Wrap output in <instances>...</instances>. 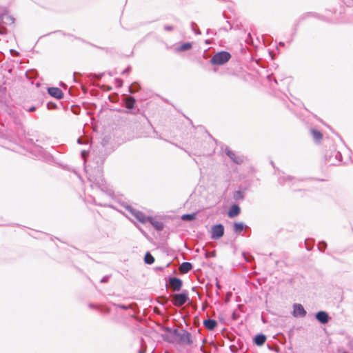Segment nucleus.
Masks as SVG:
<instances>
[{"instance_id": "a211bd4d", "label": "nucleus", "mask_w": 353, "mask_h": 353, "mask_svg": "<svg viewBox=\"0 0 353 353\" xmlns=\"http://www.w3.org/2000/svg\"><path fill=\"white\" fill-rule=\"evenodd\" d=\"M203 325L207 329L212 330L216 326L217 323L214 319H208L203 321Z\"/></svg>"}, {"instance_id": "a19ab883", "label": "nucleus", "mask_w": 353, "mask_h": 353, "mask_svg": "<svg viewBox=\"0 0 353 353\" xmlns=\"http://www.w3.org/2000/svg\"><path fill=\"white\" fill-rule=\"evenodd\" d=\"M268 79L270 80L271 79V76H268Z\"/></svg>"}, {"instance_id": "f8f14e48", "label": "nucleus", "mask_w": 353, "mask_h": 353, "mask_svg": "<svg viewBox=\"0 0 353 353\" xmlns=\"http://www.w3.org/2000/svg\"><path fill=\"white\" fill-rule=\"evenodd\" d=\"M169 285L170 288L173 289L174 291H179L181 290L183 282L181 279L176 277H170L169 278Z\"/></svg>"}, {"instance_id": "0eeeda50", "label": "nucleus", "mask_w": 353, "mask_h": 353, "mask_svg": "<svg viewBox=\"0 0 353 353\" xmlns=\"http://www.w3.org/2000/svg\"><path fill=\"white\" fill-rule=\"evenodd\" d=\"M173 304L176 307H181L188 300V292L184 291L181 294H173Z\"/></svg>"}, {"instance_id": "20e7f679", "label": "nucleus", "mask_w": 353, "mask_h": 353, "mask_svg": "<svg viewBox=\"0 0 353 353\" xmlns=\"http://www.w3.org/2000/svg\"><path fill=\"white\" fill-rule=\"evenodd\" d=\"M326 163L330 165H336L342 161V155L340 152L334 150L325 155Z\"/></svg>"}, {"instance_id": "cd10ccee", "label": "nucleus", "mask_w": 353, "mask_h": 353, "mask_svg": "<svg viewBox=\"0 0 353 353\" xmlns=\"http://www.w3.org/2000/svg\"><path fill=\"white\" fill-rule=\"evenodd\" d=\"M326 246H327L326 243L324 241H322V242L319 243V244L318 245V249L321 252H323L325 250V249L326 248Z\"/></svg>"}, {"instance_id": "473e14b6", "label": "nucleus", "mask_w": 353, "mask_h": 353, "mask_svg": "<svg viewBox=\"0 0 353 353\" xmlns=\"http://www.w3.org/2000/svg\"><path fill=\"white\" fill-rule=\"evenodd\" d=\"M36 110V108L34 106H32L30 108H29L28 109H27V111L28 112H33Z\"/></svg>"}, {"instance_id": "1a4fd4ad", "label": "nucleus", "mask_w": 353, "mask_h": 353, "mask_svg": "<svg viewBox=\"0 0 353 353\" xmlns=\"http://www.w3.org/2000/svg\"><path fill=\"white\" fill-rule=\"evenodd\" d=\"M227 156L235 163L241 164L244 161V157L236 154L234 151L231 150L229 148H226L225 150Z\"/></svg>"}, {"instance_id": "4468645a", "label": "nucleus", "mask_w": 353, "mask_h": 353, "mask_svg": "<svg viewBox=\"0 0 353 353\" xmlns=\"http://www.w3.org/2000/svg\"><path fill=\"white\" fill-rule=\"evenodd\" d=\"M48 92L50 96H52L57 99H61L63 96V93L62 90L61 89H59V88H54V87L49 88L48 90Z\"/></svg>"}, {"instance_id": "f03ea898", "label": "nucleus", "mask_w": 353, "mask_h": 353, "mask_svg": "<svg viewBox=\"0 0 353 353\" xmlns=\"http://www.w3.org/2000/svg\"><path fill=\"white\" fill-rule=\"evenodd\" d=\"M176 337V342L180 345H190L193 343V341L192 339L191 334L185 330H178L176 329V332H174Z\"/></svg>"}, {"instance_id": "c85d7f7f", "label": "nucleus", "mask_w": 353, "mask_h": 353, "mask_svg": "<svg viewBox=\"0 0 353 353\" xmlns=\"http://www.w3.org/2000/svg\"><path fill=\"white\" fill-rule=\"evenodd\" d=\"M141 347H142V349H141V350H140L138 352V353H145V352H146V347H145V345H144L143 339H141Z\"/></svg>"}, {"instance_id": "58836bf2", "label": "nucleus", "mask_w": 353, "mask_h": 353, "mask_svg": "<svg viewBox=\"0 0 353 353\" xmlns=\"http://www.w3.org/2000/svg\"><path fill=\"white\" fill-rule=\"evenodd\" d=\"M77 142H78L79 143H81V141H80V139H78Z\"/></svg>"}, {"instance_id": "f3484780", "label": "nucleus", "mask_w": 353, "mask_h": 353, "mask_svg": "<svg viewBox=\"0 0 353 353\" xmlns=\"http://www.w3.org/2000/svg\"><path fill=\"white\" fill-rule=\"evenodd\" d=\"M192 269V265L190 262H183L179 266L180 272L183 274L188 273Z\"/></svg>"}, {"instance_id": "bb28decb", "label": "nucleus", "mask_w": 353, "mask_h": 353, "mask_svg": "<svg viewBox=\"0 0 353 353\" xmlns=\"http://www.w3.org/2000/svg\"><path fill=\"white\" fill-rule=\"evenodd\" d=\"M243 198H244V194H243V192L238 190L234 192V199L235 200H241V199H243Z\"/></svg>"}, {"instance_id": "79ce46f5", "label": "nucleus", "mask_w": 353, "mask_h": 353, "mask_svg": "<svg viewBox=\"0 0 353 353\" xmlns=\"http://www.w3.org/2000/svg\"><path fill=\"white\" fill-rule=\"evenodd\" d=\"M207 33H208V34H209V33H210V30H208Z\"/></svg>"}, {"instance_id": "f704fd0d", "label": "nucleus", "mask_w": 353, "mask_h": 353, "mask_svg": "<svg viewBox=\"0 0 353 353\" xmlns=\"http://www.w3.org/2000/svg\"><path fill=\"white\" fill-rule=\"evenodd\" d=\"M243 255L244 256V258L247 262H250L251 261L250 257H247L245 253H243Z\"/></svg>"}, {"instance_id": "ddd939ff", "label": "nucleus", "mask_w": 353, "mask_h": 353, "mask_svg": "<svg viewBox=\"0 0 353 353\" xmlns=\"http://www.w3.org/2000/svg\"><path fill=\"white\" fill-rule=\"evenodd\" d=\"M148 222H149L157 231H161L164 228L163 223L154 217L150 216Z\"/></svg>"}, {"instance_id": "f257e3e1", "label": "nucleus", "mask_w": 353, "mask_h": 353, "mask_svg": "<svg viewBox=\"0 0 353 353\" xmlns=\"http://www.w3.org/2000/svg\"><path fill=\"white\" fill-rule=\"evenodd\" d=\"M88 181L92 188H96L102 192L107 190L106 183L103 176V171L101 166L99 165L97 169L90 170L88 172Z\"/></svg>"}, {"instance_id": "6ab92c4d", "label": "nucleus", "mask_w": 353, "mask_h": 353, "mask_svg": "<svg viewBox=\"0 0 353 353\" xmlns=\"http://www.w3.org/2000/svg\"><path fill=\"white\" fill-rule=\"evenodd\" d=\"M265 341H266V336H265V335H264L263 334H257L254 339V343L256 345H259V346L263 345L265 343Z\"/></svg>"}, {"instance_id": "c756f323", "label": "nucleus", "mask_w": 353, "mask_h": 353, "mask_svg": "<svg viewBox=\"0 0 353 353\" xmlns=\"http://www.w3.org/2000/svg\"><path fill=\"white\" fill-rule=\"evenodd\" d=\"M117 307H119V308H121L123 310H128L129 308H130V305H122V304H118V305H117Z\"/></svg>"}, {"instance_id": "a878e982", "label": "nucleus", "mask_w": 353, "mask_h": 353, "mask_svg": "<svg viewBox=\"0 0 353 353\" xmlns=\"http://www.w3.org/2000/svg\"><path fill=\"white\" fill-rule=\"evenodd\" d=\"M195 217V214H185L181 216V219L183 221H192Z\"/></svg>"}, {"instance_id": "4c0bfd02", "label": "nucleus", "mask_w": 353, "mask_h": 353, "mask_svg": "<svg viewBox=\"0 0 353 353\" xmlns=\"http://www.w3.org/2000/svg\"><path fill=\"white\" fill-rule=\"evenodd\" d=\"M85 154V151H82V156L84 157Z\"/></svg>"}, {"instance_id": "9b49d317", "label": "nucleus", "mask_w": 353, "mask_h": 353, "mask_svg": "<svg viewBox=\"0 0 353 353\" xmlns=\"http://www.w3.org/2000/svg\"><path fill=\"white\" fill-rule=\"evenodd\" d=\"M307 312L303 306L300 303H294L293 305L292 315L294 317H304Z\"/></svg>"}, {"instance_id": "5701e85b", "label": "nucleus", "mask_w": 353, "mask_h": 353, "mask_svg": "<svg viewBox=\"0 0 353 353\" xmlns=\"http://www.w3.org/2000/svg\"><path fill=\"white\" fill-rule=\"evenodd\" d=\"M192 48V43L190 42L183 43L182 45H181L179 48L177 49L179 52H183L188 50H190Z\"/></svg>"}, {"instance_id": "7ed1b4c3", "label": "nucleus", "mask_w": 353, "mask_h": 353, "mask_svg": "<svg viewBox=\"0 0 353 353\" xmlns=\"http://www.w3.org/2000/svg\"><path fill=\"white\" fill-rule=\"evenodd\" d=\"M231 58V54L226 51H221L216 53L210 59L213 65H221L227 63Z\"/></svg>"}, {"instance_id": "2eb2a0df", "label": "nucleus", "mask_w": 353, "mask_h": 353, "mask_svg": "<svg viewBox=\"0 0 353 353\" xmlns=\"http://www.w3.org/2000/svg\"><path fill=\"white\" fill-rule=\"evenodd\" d=\"M240 212H241L240 207L236 204H234L229 209V210L228 212V216L230 218H234V217L238 216L240 214Z\"/></svg>"}, {"instance_id": "c9c22d12", "label": "nucleus", "mask_w": 353, "mask_h": 353, "mask_svg": "<svg viewBox=\"0 0 353 353\" xmlns=\"http://www.w3.org/2000/svg\"><path fill=\"white\" fill-rule=\"evenodd\" d=\"M130 68L128 67L125 70H124L123 72H122V74H125L126 72H128L129 70H130Z\"/></svg>"}, {"instance_id": "7c9ffc66", "label": "nucleus", "mask_w": 353, "mask_h": 353, "mask_svg": "<svg viewBox=\"0 0 353 353\" xmlns=\"http://www.w3.org/2000/svg\"><path fill=\"white\" fill-rule=\"evenodd\" d=\"M164 29L166 30V31H171V30H174V27L172 26H164Z\"/></svg>"}, {"instance_id": "aec40b11", "label": "nucleus", "mask_w": 353, "mask_h": 353, "mask_svg": "<svg viewBox=\"0 0 353 353\" xmlns=\"http://www.w3.org/2000/svg\"><path fill=\"white\" fill-rule=\"evenodd\" d=\"M135 99L132 97H129L125 99V107L128 109H133L135 105Z\"/></svg>"}, {"instance_id": "2f4dec72", "label": "nucleus", "mask_w": 353, "mask_h": 353, "mask_svg": "<svg viewBox=\"0 0 353 353\" xmlns=\"http://www.w3.org/2000/svg\"><path fill=\"white\" fill-rule=\"evenodd\" d=\"M194 26H195V23H192V30L194 31L196 34H200L201 32L199 30L196 31Z\"/></svg>"}, {"instance_id": "6e6552de", "label": "nucleus", "mask_w": 353, "mask_h": 353, "mask_svg": "<svg viewBox=\"0 0 353 353\" xmlns=\"http://www.w3.org/2000/svg\"><path fill=\"white\" fill-rule=\"evenodd\" d=\"M165 330L166 333L162 334L163 339L170 343H175L176 342V335L174 334L175 332H176V329H172L170 327H165Z\"/></svg>"}, {"instance_id": "ea45409f", "label": "nucleus", "mask_w": 353, "mask_h": 353, "mask_svg": "<svg viewBox=\"0 0 353 353\" xmlns=\"http://www.w3.org/2000/svg\"><path fill=\"white\" fill-rule=\"evenodd\" d=\"M205 43H206L207 44H210V43L208 41H205Z\"/></svg>"}, {"instance_id": "dca6fc26", "label": "nucleus", "mask_w": 353, "mask_h": 353, "mask_svg": "<svg viewBox=\"0 0 353 353\" xmlns=\"http://www.w3.org/2000/svg\"><path fill=\"white\" fill-rule=\"evenodd\" d=\"M316 319L321 323H327L329 321V316L327 312L320 311L316 314Z\"/></svg>"}, {"instance_id": "423d86ee", "label": "nucleus", "mask_w": 353, "mask_h": 353, "mask_svg": "<svg viewBox=\"0 0 353 353\" xmlns=\"http://www.w3.org/2000/svg\"><path fill=\"white\" fill-rule=\"evenodd\" d=\"M125 208L139 222L145 223L148 221L150 216H147L142 212H140L130 205L126 206Z\"/></svg>"}, {"instance_id": "e433bc0d", "label": "nucleus", "mask_w": 353, "mask_h": 353, "mask_svg": "<svg viewBox=\"0 0 353 353\" xmlns=\"http://www.w3.org/2000/svg\"><path fill=\"white\" fill-rule=\"evenodd\" d=\"M137 90H133L132 87H130V92H132V93H134Z\"/></svg>"}, {"instance_id": "39448f33", "label": "nucleus", "mask_w": 353, "mask_h": 353, "mask_svg": "<svg viewBox=\"0 0 353 353\" xmlns=\"http://www.w3.org/2000/svg\"><path fill=\"white\" fill-rule=\"evenodd\" d=\"M14 18L8 14V12H3L0 14V34H6L7 29L2 25H12L14 23Z\"/></svg>"}, {"instance_id": "b1692460", "label": "nucleus", "mask_w": 353, "mask_h": 353, "mask_svg": "<svg viewBox=\"0 0 353 353\" xmlns=\"http://www.w3.org/2000/svg\"><path fill=\"white\" fill-rule=\"evenodd\" d=\"M144 261L145 263L150 265L154 262V258L150 252H147L144 257Z\"/></svg>"}, {"instance_id": "412c9836", "label": "nucleus", "mask_w": 353, "mask_h": 353, "mask_svg": "<svg viewBox=\"0 0 353 353\" xmlns=\"http://www.w3.org/2000/svg\"><path fill=\"white\" fill-rule=\"evenodd\" d=\"M245 225L242 222H235L234 223L233 229L234 231L237 233L240 234L245 228Z\"/></svg>"}, {"instance_id": "9d476101", "label": "nucleus", "mask_w": 353, "mask_h": 353, "mask_svg": "<svg viewBox=\"0 0 353 353\" xmlns=\"http://www.w3.org/2000/svg\"><path fill=\"white\" fill-rule=\"evenodd\" d=\"M224 234V227L222 224L219 223L214 225L212 228L211 237L212 239H218L223 236Z\"/></svg>"}, {"instance_id": "393cba45", "label": "nucleus", "mask_w": 353, "mask_h": 353, "mask_svg": "<svg viewBox=\"0 0 353 353\" xmlns=\"http://www.w3.org/2000/svg\"><path fill=\"white\" fill-rule=\"evenodd\" d=\"M293 181V179L291 176H281L279 179V183L281 185H285L288 182H291Z\"/></svg>"}, {"instance_id": "4be33fe9", "label": "nucleus", "mask_w": 353, "mask_h": 353, "mask_svg": "<svg viewBox=\"0 0 353 353\" xmlns=\"http://www.w3.org/2000/svg\"><path fill=\"white\" fill-rule=\"evenodd\" d=\"M311 134L316 141H320L323 138L322 133L315 129L311 130Z\"/></svg>"}, {"instance_id": "72a5a7b5", "label": "nucleus", "mask_w": 353, "mask_h": 353, "mask_svg": "<svg viewBox=\"0 0 353 353\" xmlns=\"http://www.w3.org/2000/svg\"><path fill=\"white\" fill-rule=\"evenodd\" d=\"M108 276H104L101 280V283H105L108 281Z\"/></svg>"}]
</instances>
